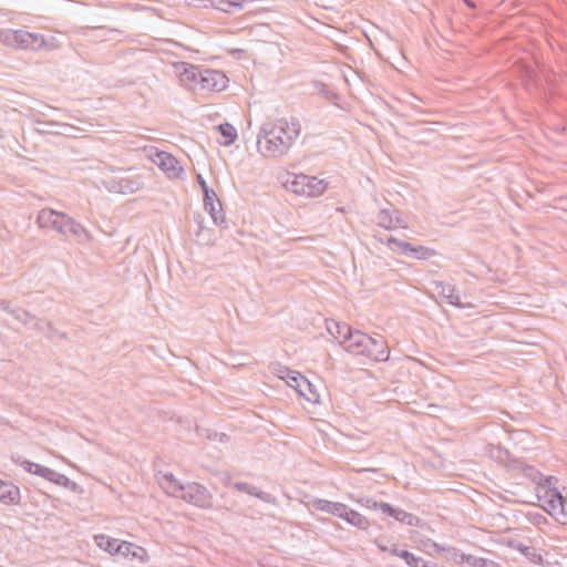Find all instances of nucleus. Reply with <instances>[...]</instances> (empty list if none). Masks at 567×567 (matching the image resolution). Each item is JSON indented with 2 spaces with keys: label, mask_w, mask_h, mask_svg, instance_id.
I'll return each mask as SVG.
<instances>
[{
  "label": "nucleus",
  "mask_w": 567,
  "mask_h": 567,
  "mask_svg": "<svg viewBox=\"0 0 567 567\" xmlns=\"http://www.w3.org/2000/svg\"><path fill=\"white\" fill-rule=\"evenodd\" d=\"M300 135V124L279 118L262 124L257 135L258 152L266 158H280L288 154Z\"/></svg>",
  "instance_id": "1"
},
{
  "label": "nucleus",
  "mask_w": 567,
  "mask_h": 567,
  "mask_svg": "<svg viewBox=\"0 0 567 567\" xmlns=\"http://www.w3.org/2000/svg\"><path fill=\"white\" fill-rule=\"evenodd\" d=\"M156 480L161 488L169 496L181 498L199 508H210L213 506L212 493L199 483L188 482L182 484L169 472H158Z\"/></svg>",
  "instance_id": "2"
},
{
  "label": "nucleus",
  "mask_w": 567,
  "mask_h": 567,
  "mask_svg": "<svg viewBox=\"0 0 567 567\" xmlns=\"http://www.w3.org/2000/svg\"><path fill=\"white\" fill-rule=\"evenodd\" d=\"M535 473L539 476L538 484L544 488V493L538 496L539 501L544 503V509L559 523L567 524V501L553 486V482H556V478L553 476L543 477L538 472Z\"/></svg>",
  "instance_id": "3"
},
{
  "label": "nucleus",
  "mask_w": 567,
  "mask_h": 567,
  "mask_svg": "<svg viewBox=\"0 0 567 567\" xmlns=\"http://www.w3.org/2000/svg\"><path fill=\"white\" fill-rule=\"evenodd\" d=\"M0 42L23 50H40L45 47V39L42 34L25 30H0Z\"/></svg>",
  "instance_id": "4"
},
{
  "label": "nucleus",
  "mask_w": 567,
  "mask_h": 567,
  "mask_svg": "<svg viewBox=\"0 0 567 567\" xmlns=\"http://www.w3.org/2000/svg\"><path fill=\"white\" fill-rule=\"evenodd\" d=\"M280 372V379L285 380L290 388L295 389L307 401L313 403L318 402L319 395L312 391V384L305 375L288 368H285Z\"/></svg>",
  "instance_id": "5"
},
{
  "label": "nucleus",
  "mask_w": 567,
  "mask_h": 567,
  "mask_svg": "<svg viewBox=\"0 0 567 567\" xmlns=\"http://www.w3.org/2000/svg\"><path fill=\"white\" fill-rule=\"evenodd\" d=\"M327 188V183L316 176L305 174L296 175L291 182V190L298 195L316 197Z\"/></svg>",
  "instance_id": "6"
},
{
  "label": "nucleus",
  "mask_w": 567,
  "mask_h": 567,
  "mask_svg": "<svg viewBox=\"0 0 567 567\" xmlns=\"http://www.w3.org/2000/svg\"><path fill=\"white\" fill-rule=\"evenodd\" d=\"M388 246L393 251H396V252H400V254H403L406 256H412V257H414L416 259H421V260L429 259L436 255L435 250L432 248L424 247V246L414 247L411 244L403 241V240H399L394 237H390L388 239Z\"/></svg>",
  "instance_id": "7"
},
{
  "label": "nucleus",
  "mask_w": 567,
  "mask_h": 567,
  "mask_svg": "<svg viewBox=\"0 0 567 567\" xmlns=\"http://www.w3.org/2000/svg\"><path fill=\"white\" fill-rule=\"evenodd\" d=\"M435 547L437 548V550H446V553L449 554V557L453 561H455L456 564H460V565L467 564L472 567H501V565L494 560L483 558V557H476L473 555H467V554L461 553L456 548H452V547L440 548L437 545H435Z\"/></svg>",
  "instance_id": "8"
},
{
  "label": "nucleus",
  "mask_w": 567,
  "mask_h": 567,
  "mask_svg": "<svg viewBox=\"0 0 567 567\" xmlns=\"http://www.w3.org/2000/svg\"><path fill=\"white\" fill-rule=\"evenodd\" d=\"M175 70L183 85L192 90L199 89V79L202 78L203 68L186 62L175 64Z\"/></svg>",
  "instance_id": "9"
},
{
  "label": "nucleus",
  "mask_w": 567,
  "mask_h": 567,
  "mask_svg": "<svg viewBox=\"0 0 567 567\" xmlns=\"http://www.w3.org/2000/svg\"><path fill=\"white\" fill-rule=\"evenodd\" d=\"M368 343H370V336L359 330H351L348 337L340 341V344L354 355H364Z\"/></svg>",
  "instance_id": "10"
},
{
  "label": "nucleus",
  "mask_w": 567,
  "mask_h": 567,
  "mask_svg": "<svg viewBox=\"0 0 567 567\" xmlns=\"http://www.w3.org/2000/svg\"><path fill=\"white\" fill-rule=\"evenodd\" d=\"M199 79V90L219 92L227 87V76L218 70L203 69Z\"/></svg>",
  "instance_id": "11"
},
{
  "label": "nucleus",
  "mask_w": 567,
  "mask_h": 567,
  "mask_svg": "<svg viewBox=\"0 0 567 567\" xmlns=\"http://www.w3.org/2000/svg\"><path fill=\"white\" fill-rule=\"evenodd\" d=\"M60 234L65 238L74 239L80 244L90 241L92 239V236L89 233V230L68 215L62 224Z\"/></svg>",
  "instance_id": "12"
},
{
  "label": "nucleus",
  "mask_w": 567,
  "mask_h": 567,
  "mask_svg": "<svg viewBox=\"0 0 567 567\" xmlns=\"http://www.w3.org/2000/svg\"><path fill=\"white\" fill-rule=\"evenodd\" d=\"M66 215L54 209L43 208L39 212L37 223L41 228H49L60 234Z\"/></svg>",
  "instance_id": "13"
},
{
  "label": "nucleus",
  "mask_w": 567,
  "mask_h": 567,
  "mask_svg": "<svg viewBox=\"0 0 567 567\" xmlns=\"http://www.w3.org/2000/svg\"><path fill=\"white\" fill-rule=\"evenodd\" d=\"M377 223L384 229H394L398 227L408 228V223L401 217V213L398 209H381L377 216Z\"/></svg>",
  "instance_id": "14"
},
{
  "label": "nucleus",
  "mask_w": 567,
  "mask_h": 567,
  "mask_svg": "<svg viewBox=\"0 0 567 567\" xmlns=\"http://www.w3.org/2000/svg\"><path fill=\"white\" fill-rule=\"evenodd\" d=\"M435 290L440 298L456 308L465 309L472 307L470 302L461 301L458 291L451 284L435 282Z\"/></svg>",
  "instance_id": "15"
},
{
  "label": "nucleus",
  "mask_w": 567,
  "mask_h": 567,
  "mask_svg": "<svg viewBox=\"0 0 567 567\" xmlns=\"http://www.w3.org/2000/svg\"><path fill=\"white\" fill-rule=\"evenodd\" d=\"M153 161L163 172L168 174L171 177H178L183 172L178 161L167 152H156Z\"/></svg>",
  "instance_id": "16"
},
{
  "label": "nucleus",
  "mask_w": 567,
  "mask_h": 567,
  "mask_svg": "<svg viewBox=\"0 0 567 567\" xmlns=\"http://www.w3.org/2000/svg\"><path fill=\"white\" fill-rule=\"evenodd\" d=\"M367 350L364 355L375 361L384 362L389 359L388 346L382 337H370V343H368Z\"/></svg>",
  "instance_id": "17"
},
{
  "label": "nucleus",
  "mask_w": 567,
  "mask_h": 567,
  "mask_svg": "<svg viewBox=\"0 0 567 567\" xmlns=\"http://www.w3.org/2000/svg\"><path fill=\"white\" fill-rule=\"evenodd\" d=\"M233 487L235 489L239 491V492H243V493H246L248 495L255 496V497L261 499L265 503L272 504V505L277 504V498L274 495H271L269 493H266V492H262L258 487H256L255 485H251L249 483H246V482H235L233 484Z\"/></svg>",
  "instance_id": "18"
},
{
  "label": "nucleus",
  "mask_w": 567,
  "mask_h": 567,
  "mask_svg": "<svg viewBox=\"0 0 567 567\" xmlns=\"http://www.w3.org/2000/svg\"><path fill=\"white\" fill-rule=\"evenodd\" d=\"M107 188L120 194H132L140 188V183L128 177L114 178L109 182Z\"/></svg>",
  "instance_id": "19"
},
{
  "label": "nucleus",
  "mask_w": 567,
  "mask_h": 567,
  "mask_svg": "<svg viewBox=\"0 0 567 567\" xmlns=\"http://www.w3.org/2000/svg\"><path fill=\"white\" fill-rule=\"evenodd\" d=\"M20 489L12 483L1 480L0 484V502L6 505H16L20 502Z\"/></svg>",
  "instance_id": "20"
},
{
  "label": "nucleus",
  "mask_w": 567,
  "mask_h": 567,
  "mask_svg": "<svg viewBox=\"0 0 567 567\" xmlns=\"http://www.w3.org/2000/svg\"><path fill=\"white\" fill-rule=\"evenodd\" d=\"M391 555L402 558L409 567H427L430 563L424 560L422 557L415 556L409 550L400 549L396 544H392Z\"/></svg>",
  "instance_id": "21"
},
{
  "label": "nucleus",
  "mask_w": 567,
  "mask_h": 567,
  "mask_svg": "<svg viewBox=\"0 0 567 567\" xmlns=\"http://www.w3.org/2000/svg\"><path fill=\"white\" fill-rule=\"evenodd\" d=\"M194 221L197 227L194 234L196 243L203 246L212 245L215 241L213 230L203 225V219L199 215L194 217Z\"/></svg>",
  "instance_id": "22"
},
{
  "label": "nucleus",
  "mask_w": 567,
  "mask_h": 567,
  "mask_svg": "<svg viewBox=\"0 0 567 567\" xmlns=\"http://www.w3.org/2000/svg\"><path fill=\"white\" fill-rule=\"evenodd\" d=\"M313 506L317 511L334 515L339 518L342 516V512L346 511V504L328 499H316Z\"/></svg>",
  "instance_id": "23"
},
{
  "label": "nucleus",
  "mask_w": 567,
  "mask_h": 567,
  "mask_svg": "<svg viewBox=\"0 0 567 567\" xmlns=\"http://www.w3.org/2000/svg\"><path fill=\"white\" fill-rule=\"evenodd\" d=\"M341 519L346 520L348 524L355 526L360 529H368L370 526V523L367 517H364L359 512L350 508L346 505V511L342 512Z\"/></svg>",
  "instance_id": "24"
},
{
  "label": "nucleus",
  "mask_w": 567,
  "mask_h": 567,
  "mask_svg": "<svg viewBox=\"0 0 567 567\" xmlns=\"http://www.w3.org/2000/svg\"><path fill=\"white\" fill-rule=\"evenodd\" d=\"M49 482H52L59 486H63L72 492L79 493L81 492V487L78 483L71 481L68 476L62 473H59L54 470H50V473L47 477Z\"/></svg>",
  "instance_id": "25"
},
{
  "label": "nucleus",
  "mask_w": 567,
  "mask_h": 567,
  "mask_svg": "<svg viewBox=\"0 0 567 567\" xmlns=\"http://www.w3.org/2000/svg\"><path fill=\"white\" fill-rule=\"evenodd\" d=\"M116 548L117 555L138 558L140 560H143V556L146 554L142 547L124 540H121V544H118Z\"/></svg>",
  "instance_id": "26"
},
{
  "label": "nucleus",
  "mask_w": 567,
  "mask_h": 567,
  "mask_svg": "<svg viewBox=\"0 0 567 567\" xmlns=\"http://www.w3.org/2000/svg\"><path fill=\"white\" fill-rule=\"evenodd\" d=\"M95 542L101 549L110 553L111 555L117 554L116 547H118V544H121L120 539L111 538L106 535L95 536Z\"/></svg>",
  "instance_id": "27"
},
{
  "label": "nucleus",
  "mask_w": 567,
  "mask_h": 567,
  "mask_svg": "<svg viewBox=\"0 0 567 567\" xmlns=\"http://www.w3.org/2000/svg\"><path fill=\"white\" fill-rule=\"evenodd\" d=\"M516 550H518L522 555H524L530 563L540 564L543 561V557L537 553V549L533 546H527L522 543L514 546Z\"/></svg>",
  "instance_id": "28"
},
{
  "label": "nucleus",
  "mask_w": 567,
  "mask_h": 567,
  "mask_svg": "<svg viewBox=\"0 0 567 567\" xmlns=\"http://www.w3.org/2000/svg\"><path fill=\"white\" fill-rule=\"evenodd\" d=\"M327 329L333 338L340 339V341L343 340L344 337H348V334L352 330L349 326L341 324L337 321L328 322Z\"/></svg>",
  "instance_id": "29"
},
{
  "label": "nucleus",
  "mask_w": 567,
  "mask_h": 567,
  "mask_svg": "<svg viewBox=\"0 0 567 567\" xmlns=\"http://www.w3.org/2000/svg\"><path fill=\"white\" fill-rule=\"evenodd\" d=\"M213 6L215 9L226 13H231L235 10L243 8V1L240 0H214Z\"/></svg>",
  "instance_id": "30"
},
{
  "label": "nucleus",
  "mask_w": 567,
  "mask_h": 567,
  "mask_svg": "<svg viewBox=\"0 0 567 567\" xmlns=\"http://www.w3.org/2000/svg\"><path fill=\"white\" fill-rule=\"evenodd\" d=\"M20 464L27 472L38 475L40 477H43L45 480L51 470L50 467L40 465L38 463H34V462H31L28 460L22 461Z\"/></svg>",
  "instance_id": "31"
},
{
  "label": "nucleus",
  "mask_w": 567,
  "mask_h": 567,
  "mask_svg": "<svg viewBox=\"0 0 567 567\" xmlns=\"http://www.w3.org/2000/svg\"><path fill=\"white\" fill-rule=\"evenodd\" d=\"M390 516L393 517L395 520L404 523L409 526H415L417 525L419 522V518L413 514L395 507L393 508L392 514Z\"/></svg>",
  "instance_id": "32"
},
{
  "label": "nucleus",
  "mask_w": 567,
  "mask_h": 567,
  "mask_svg": "<svg viewBox=\"0 0 567 567\" xmlns=\"http://www.w3.org/2000/svg\"><path fill=\"white\" fill-rule=\"evenodd\" d=\"M218 131L225 138V141L223 142L224 145H230L237 138V131L229 123L218 125Z\"/></svg>",
  "instance_id": "33"
},
{
  "label": "nucleus",
  "mask_w": 567,
  "mask_h": 567,
  "mask_svg": "<svg viewBox=\"0 0 567 567\" xmlns=\"http://www.w3.org/2000/svg\"><path fill=\"white\" fill-rule=\"evenodd\" d=\"M205 210L208 212L215 225H220L225 220V215L223 213L221 203L216 202L212 204V206H204Z\"/></svg>",
  "instance_id": "34"
},
{
  "label": "nucleus",
  "mask_w": 567,
  "mask_h": 567,
  "mask_svg": "<svg viewBox=\"0 0 567 567\" xmlns=\"http://www.w3.org/2000/svg\"><path fill=\"white\" fill-rule=\"evenodd\" d=\"M49 126H58L56 135H64V136H74V132L79 131V128L74 127L71 124L56 122V121H50Z\"/></svg>",
  "instance_id": "35"
},
{
  "label": "nucleus",
  "mask_w": 567,
  "mask_h": 567,
  "mask_svg": "<svg viewBox=\"0 0 567 567\" xmlns=\"http://www.w3.org/2000/svg\"><path fill=\"white\" fill-rule=\"evenodd\" d=\"M11 316L19 322L23 323L24 326H28L30 320H34V316H32L30 312H28L27 310L20 308V307H16L12 311H11Z\"/></svg>",
  "instance_id": "36"
},
{
  "label": "nucleus",
  "mask_w": 567,
  "mask_h": 567,
  "mask_svg": "<svg viewBox=\"0 0 567 567\" xmlns=\"http://www.w3.org/2000/svg\"><path fill=\"white\" fill-rule=\"evenodd\" d=\"M34 124L37 125L34 127L35 132L39 134H54L56 135L58 126H49L50 122H43L39 118H34Z\"/></svg>",
  "instance_id": "37"
},
{
  "label": "nucleus",
  "mask_w": 567,
  "mask_h": 567,
  "mask_svg": "<svg viewBox=\"0 0 567 567\" xmlns=\"http://www.w3.org/2000/svg\"><path fill=\"white\" fill-rule=\"evenodd\" d=\"M315 87L318 91V93L322 94L326 97V100L330 102L336 101L338 99V94L330 90L324 83L315 82Z\"/></svg>",
  "instance_id": "38"
},
{
  "label": "nucleus",
  "mask_w": 567,
  "mask_h": 567,
  "mask_svg": "<svg viewBox=\"0 0 567 567\" xmlns=\"http://www.w3.org/2000/svg\"><path fill=\"white\" fill-rule=\"evenodd\" d=\"M45 336L48 339L50 340H54L55 338H61V339H64L66 338V334L63 333V332H60L59 330H56L51 322H45Z\"/></svg>",
  "instance_id": "39"
},
{
  "label": "nucleus",
  "mask_w": 567,
  "mask_h": 567,
  "mask_svg": "<svg viewBox=\"0 0 567 567\" xmlns=\"http://www.w3.org/2000/svg\"><path fill=\"white\" fill-rule=\"evenodd\" d=\"M204 193V206H212V204H215L216 202H220L217 198V195L214 189L209 188Z\"/></svg>",
  "instance_id": "40"
},
{
  "label": "nucleus",
  "mask_w": 567,
  "mask_h": 567,
  "mask_svg": "<svg viewBox=\"0 0 567 567\" xmlns=\"http://www.w3.org/2000/svg\"><path fill=\"white\" fill-rule=\"evenodd\" d=\"M45 322L44 320L38 319L34 317V320H30L28 327L30 329H33L38 332H44L45 331Z\"/></svg>",
  "instance_id": "41"
},
{
  "label": "nucleus",
  "mask_w": 567,
  "mask_h": 567,
  "mask_svg": "<svg viewBox=\"0 0 567 567\" xmlns=\"http://www.w3.org/2000/svg\"><path fill=\"white\" fill-rule=\"evenodd\" d=\"M373 508L380 509L383 514L390 516L394 507L384 502H373Z\"/></svg>",
  "instance_id": "42"
},
{
  "label": "nucleus",
  "mask_w": 567,
  "mask_h": 567,
  "mask_svg": "<svg viewBox=\"0 0 567 567\" xmlns=\"http://www.w3.org/2000/svg\"><path fill=\"white\" fill-rule=\"evenodd\" d=\"M16 307H13L9 301L7 300H0V309L3 310L4 312L11 315V311L14 309Z\"/></svg>",
  "instance_id": "43"
},
{
  "label": "nucleus",
  "mask_w": 567,
  "mask_h": 567,
  "mask_svg": "<svg viewBox=\"0 0 567 567\" xmlns=\"http://www.w3.org/2000/svg\"><path fill=\"white\" fill-rule=\"evenodd\" d=\"M197 182H198V184H199V186H200V188H202V190H203V192H205V190L209 189V187H208V185H207V183H206L205 178H204L200 174H199V175H197Z\"/></svg>",
  "instance_id": "44"
},
{
  "label": "nucleus",
  "mask_w": 567,
  "mask_h": 567,
  "mask_svg": "<svg viewBox=\"0 0 567 567\" xmlns=\"http://www.w3.org/2000/svg\"><path fill=\"white\" fill-rule=\"evenodd\" d=\"M378 547L382 551H390L391 553V547L389 548L388 546H384V545H381V544H378Z\"/></svg>",
  "instance_id": "45"
},
{
  "label": "nucleus",
  "mask_w": 567,
  "mask_h": 567,
  "mask_svg": "<svg viewBox=\"0 0 567 567\" xmlns=\"http://www.w3.org/2000/svg\"><path fill=\"white\" fill-rule=\"evenodd\" d=\"M373 502H374L373 499H370V498H369V499H367V501H365V505H367L368 507H370V508H373Z\"/></svg>",
  "instance_id": "46"
},
{
  "label": "nucleus",
  "mask_w": 567,
  "mask_h": 567,
  "mask_svg": "<svg viewBox=\"0 0 567 567\" xmlns=\"http://www.w3.org/2000/svg\"><path fill=\"white\" fill-rule=\"evenodd\" d=\"M529 471H530V472H534V468H533L532 466H527V467L525 468V472L527 473V472H529Z\"/></svg>",
  "instance_id": "47"
},
{
  "label": "nucleus",
  "mask_w": 567,
  "mask_h": 567,
  "mask_svg": "<svg viewBox=\"0 0 567 567\" xmlns=\"http://www.w3.org/2000/svg\"><path fill=\"white\" fill-rule=\"evenodd\" d=\"M225 436H226L225 434H221L219 437V441H223V437H225Z\"/></svg>",
  "instance_id": "48"
},
{
  "label": "nucleus",
  "mask_w": 567,
  "mask_h": 567,
  "mask_svg": "<svg viewBox=\"0 0 567 567\" xmlns=\"http://www.w3.org/2000/svg\"><path fill=\"white\" fill-rule=\"evenodd\" d=\"M225 436H226L225 434H221L219 437V441H223V437H225Z\"/></svg>",
  "instance_id": "49"
}]
</instances>
